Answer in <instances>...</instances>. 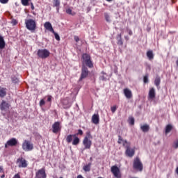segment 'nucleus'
I'll return each instance as SVG.
<instances>
[{
	"instance_id": "obj_2",
	"label": "nucleus",
	"mask_w": 178,
	"mask_h": 178,
	"mask_svg": "<svg viewBox=\"0 0 178 178\" xmlns=\"http://www.w3.org/2000/svg\"><path fill=\"white\" fill-rule=\"evenodd\" d=\"M25 24L28 30H29L30 31H35V29H37V23H35V21L34 19H26L25 21Z\"/></svg>"
},
{
	"instance_id": "obj_3",
	"label": "nucleus",
	"mask_w": 178,
	"mask_h": 178,
	"mask_svg": "<svg viewBox=\"0 0 178 178\" xmlns=\"http://www.w3.org/2000/svg\"><path fill=\"white\" fill-rule=\"evenodd\" d=\"M37 55L40 59H47L51 55V53L47 49H42L38 51Z\"/></svg>"
},
{
	"instance_id": "obj_38",
	"label": "nucleus",
	"mask_w": 178,
	"mask_h": 178,
	"mask_svg": "<svg viewBox=\"0 0 178 178\" xmlns=\"http://www.w3.org/2000/svg\"><path fill=\"white\" fill-rule=\"evenodd\" d=\"M118 109V106H113L111 107V112L112 113H115V112H116V110Z\"/></svg>"
},
{
	"instance_id": "obj_12",
	"label": "nucleus",
	"mask_w": 178,
	"mask_h": 178,
	"mask_svg": "<svg viewBox=\"0 0 178 178\" xmlns=\"http://www.w3.org/2000/svg\"><path fill=\"white\" fill-rule=\"evenodd\" d=\"M17 145V140L15 138H13L7 141L5 144V148H8V147H15V145Z\"/></svg>"
},
{
	"instance_id": "obj_48",
	"label": "nucleus",
	"mask_w": 178,
	"mask_h": 178,
	"mask_svg": "<svg viewBox=\"0 0 178 178\" xmlns=\"http://www.w3.org/2000/svg\"><path fill=\"white\" fill-rule=\"evenodd\" d=\"M124 38H125L126 41H129V40H130V38L127 35L124 36Z\"/></svg>"
},
{
	"instance_id": "obj_10",
	"label": "nucleus",
	"mask_w": 178,
	"mask_h": 178,
	"mask_svg": "<svg viewBox=\"0 0 178 178\" xmlns=\"http://www.w3.org/2000/svg\"><path fill=\"white\" fill-rule=\"evenodd\" d=\"M35 178H47L45 168H41L40 170H38L35 173Z\"/></svg>"
},
{
	"instance_id": "obj_14",
	"label": "nucleus",
	"mask_w": 178,
	"mask_h": 178,
	"mask_svg": "<svg viewBox=\"0 0 178 178\" xmlns=\"http://www.w3.org/2000/svg\"><path fill=\"white\" fill-rule=\"evenodd\" d=\"M44 27L45 30H47V31H50V33H55V31H54V28L52 27V24L49 22H47L44 24Z\"/></svg>"
},
{
	"instance_id": "obj_22",
	"label": "nucleus",
	"mask_w": 178,
	"mask_h": 178,
	"mask_svg": "<svg viewBox=\"0 0 178 178\" xmlns=\"http://www.w3.org/2000/svg\"><path fill=\"white\" fill-rule=\"evenodd\" d=\"M140 129L143 133H147L149 130V125L144 124L140 127Z\"/></svg>"
},
{
	"instance_id": "obj_32",
	"label": "nucleus",
	"mask_w": 178,
	"mask_h": 178,
	"mask_svg": "<svg viewBox=\"0 0 178 178\" xmlns=\"http://www.w3.org/2000/svg\"><path fill=\"white\" fill-rule=\"evenodd\" d=\"M128 122L129 124H131V126H133L134 124V118L133 117L129 118Z\"/></svg>"
},
{
	"instance_id": "obj_54",
	"label": "nucleus",
	"mask_w": 178,
	"mask_h": 178,
	"mask_svg": "<svg viewBox=\"0 0 178 178\" xmlns=\"http://www.w3.org/2000/svg\"><path fill=\"white\" fill-rule=\"evenodd\" d=\"M60 178H63V177H60Z\"/></svg>"
},
{
	"instance_id": "obj_34",
	"label": "nucleus",
	"mask_w": 178,
	"mask_h": 178,
	"mask_svg": "<svg viewBox=\"0 0 178 178\" xmlns=\"http://www.w3.org/2000/svg\"><path fill=\"white\" fill-rule=\"evenodd\" d=\"M21 1H22V5H24V6H28L29 1L30 0H21Z\"/></svg>"
},
{
	"instance_id": "obj_19",
	"label": "nucleus",
	"mask_w": 178,
	"mask_h": 178,
	"mask_svg": "<svg viewBox=\"0 0 178 178\" xmlns=\"http://www.w3.org/2000/svg\"><path fill=\"white\" fill-rule=\"evenodd\" d=\"M79 144H80V138H79V137H77V134H74L72 145H79Z\"/></svg>"
},
{
	"instance_id": "obj_8",
	"label": "nucleus",
	"mask_w": 178,
	"mask_h": 178,
	"mask_svg": "<svg viewBox=\"0 0 178 178\" xmlns=\"http://www.w3.org/2000/svg\"><path fill=\"white\" fill-rule=\"evenodd\" d=\"M52 131L54 134H58L60 130H62V126L60 125V122H54L51 126Z\"/></svg>"
},
{
	"instance_id": "obj_7",
	"label": "nucleus",
	"mask_w": 178,
	"mask_h": 178,
	"mask_svg": "<svg viewBox=\"0 0 178 178\" xmlns=\"http://www.w3.org/2000/svg\"><path fill=\"white\" fill-rule=\"evenodd\" d=\"M134 169L139 170V172L143 171V163H141L138 157H136L134 161Z\"/></svg>"
},
{
	"instance_id": "obj_4",
	"label": "nucleus",
	"mask_w": 178,
	"mask_h": 178,
	"mask_svg": "<svg viewBox=\"0 0 178 178\" xmlns=\"http://www.w3.org/2000/svg\"><path fill=\"white\" fill-rule=\"evenodd\" d=\"M123 147H125V148L127 149L125 154L126 155H127V156H129L130 158H131V156H134V149H130V143H129V142L125 141L123 143Z\"/></svg>"
},
{
	"instance_id": "obj_18",
	"label": "nucleus",
	"mask_w": 178,
	"mask_h": 178,
	"mask_svg": "<svg viewBox=\"0 0 178 178\" xmlns=\"http://www.w3.org/2000/svg\"><path fill=\"white\" fill-rule=\"evenodd\" d=\"M92 122L94 124H98L99 123V115L94 114L92 117Z\"/></svg>"
},
{
	"instance_id": "obj_45",
	"label": "nucleus",
	"mask_w": 178,
	"mask_h": 178,
	"mask_svg": "<svg viewBox=\"0 0 178 178\" xmlns=\"http://www.w3.org/2000/svg\"><path fill=\"white\" fill-rule=\"evenodd\" d=\"M9 0H0L1 3H8Z\"/></svg>"
},
{
	"instance_id": "obj_44",
	"label": "nucleus",
	"mask_w": 178,
	"mask_h": 178,
	"mask_svg": "<svg viewBox=\"0 0 178 178\" xmlns=\"http://www.w3.org/2000/svg\"><path fill=\"white\" fill-rule=\"evenodd\" d=\"M74 38L76 42H79V41H80V38H79V36H74Z\"/></svg>"
},
{
	"instance_id": "obj_29",
	"label": "nucleus",
	"mask_w": 178,
	"mask_h": 178,
	"mask_svg": "<svg viewBox=\"0 0 178 178\" xmlns=\"http://www.w3.org/2000/svg\"><path fill=\"white\" fill-rule=\"evenodd\" d=\"M65 12L67 15H72V16H74V15H76V13H72V9L70 8H67Z\"/></svg>"
},
{
	"instance_id": "obj_28",
	"label": "nucleus",
	"mask_w": 178,
	"mask_h": 178,
	"mask_svg": "<svg viewBox=\"0 0 178 178\" xmlns=\"http://www.w3.org/2000/svg\"><path fill=\"white\" fill-rule=\"evenodd\" d=\"M172 129H173V127H172V125L170 124L167 125L165 127L166 134H168V133H170V131H172Z\"/></svg>"
},
{
	"instance_id": "obj_47",
	"label": "nucleus",
	"mask_w": 178,
	"mask_h": 178,
	"mask_svg": "<svg viewBox=\"0 0 178 178\" xmlns=\"http://www.w3.org/2000/svg\"><path fill=\"white\" fill-rule=\"evenodd\" d=\"M12 23L14 26H16V24H17V22L15 19H13Z\"/></svg>"
},
{
	"instance_id": "obj_17",
	"label": "nucleus",
	"mask_w": 178,
	"mask_h": 178,
	"mask_svg": "<svg viewBox=\"0 0 178 178\" xmlns=\"http://www.w3.org/2000/svg\"><path fill=\"white\" fill-rule=\"evenodd\" d=\"M9 106H10V105H9L6 101L3 100L0 104V109L1 111H7V109H9Z\"/></svg>"
},
{
	"instance_id": "obj_24",
	"label": "nucleus",
	"mask_w": 178,
	"mask_h": 178,
	"mask_svg": "<svg viewBox=\"0 0 178 178\" xmlns=\"http://www.w3.org/2000/svg\"><path fill=\"white\" fill-rule=\"evenodd\" d=\"M147 56L149 59V60L154 59V53L152 52V51H148L147 52Z\"/></svg>"
},
{
	"instance_id": "obj_51",
	"label": "nucleus",
	"mask_w": 178,
	"mask_h": 178,
	"mask_svg": "<svg viewBox=\"0 0 178 178\" xmlns=\"http://www.w3.org/2000/svg\"><path fill=\"white\" fill-rule=\"evenodd\" d=\"M31 9L34 10V5H33V3H31Z\"/></svg>"
},
{
	"instance_id": "obj_49",
	"label": "nucleus",
	"mask_w": 178,
	"mask_h": 178,
	"mask_svg": "<svg viewBox=\"0 0 178 178\" xmlns=\"http://www.w3.org/2000/svg\"><path fill=\"white\" fill-rule=\"evenodd\" d=\"M0 173H3V168L0 166Z\"/></svg>"
},
{
	"instance_id": "obj_20",
	"label": "nucleus",
	"mask_w": 178,
	"mask_h": 178,
	"mask_svg": "<svg viewBox=\"0 0 178 178\" xmlns=\"http://www.w3.org/2000/svg\"><path fill=\"white\" fill-rule=\"evenodd\" d=\"M6 44L5 43V40L3 37L0 35V49H3L6 47Z\"/></svg>"
},
{
	"instance_id": "obj_1",
	"label": "nucleus",
	"mask_w": 178,
	"mask_h": 178,
	"mask_svg": "<svg viewBox=\"0 0 178 178\" xmlns=\"http://www.w3.org/2000/svg\"><path fill=\"white\" fill-rule=\"evenodd\" d=\"M86 136L83 138V145H84V149H90L91 148V145H92V141H91L92 138V136L91 135V132L89 131L86 133Z\"/></svg>"
},
{
	"instance_id": "obj_11",
	"label": "nucleus",
	"mask_w": 178,
	"mask_h": 178,
	"mask_svg": "<svg viewBox=\"0 0 178 178\" xmlns=\"http://www.w3.org/2000/svg\"><path fill=\"white\" fill-rule=\"evenodd\" d=\"M88 73H89L88 68H87L85 65H83L79 81H81V80H83V79H86L87 76H88Z\"/></svg>"
},
{
	"instance_id": "obj_16",
	"label": "nucleus",
	"mask_w": 178,
	"mask_h": 178,
	"mask_svg": "<svg viewBox=\"0 0 178 178\" xmlns=\"http://www.w3.org/2000/svg\"><path fill=\"white\" fill-rule=\"evenodd\" d=\"M124 94L127 99L133 98V93L131 92V90H130V89L129 88L124 89Z\"/></svg>"
},
{
	"instance_id": "obj_35",
	"label": "nucleus",
	"mask_w": 178,
	"mask_h": 178,
	"mask_svg": "<svg viewBox=\"0 0 178 178\" xmlns=\"http://www.w3.org/2000/svg\"><path fill=\"white\" fill-rule=\"evenodd\" d=\"M54 34V37L57 41H60V37H59V35L56 33L55 31L53 33Z\"/></svg>"
},
{
	"instance_id": "obj_53",
	"label": "nucleus",
	"mask_w": 178,
	"mask_h": 178,
	"mask_svg": "<svg viewBox=\"0 0 178 178\" xmlns=\"http://www.w3.org/2000/svg\"><path fill=\"white\" fill-rule=\"evenodd\" d=\"M106 1H107V2H111V1L113 0H106Z\"/></svg>"
},
{
	"instance_id": "obj_25",
	"label": "nucleus",
	"mask_w": 178,
	"mask_h": 178,
	"mask_svg": "<svg viewBox=\"0 0 178 178\" xmlns=\"http://www.w3.org/2000/svg\"><path fill=\"white\" fill-rule=\"evenodd\" d=\"M84 172H90L91 170V163H88L86 165H84L83 168Z\"/></svg>"
},
{
	"instance_id": "obj_33",
	"label": "nucleus",
	"mask_w": 178,
	"mask_h": 178,
	"mask_svg": "<svg viewBox=\"0 0 178 178\" xmlns=\"http://www.w3.org/2000/svg\"><path fill=\"white\" fill-rule=\"evenodd\" d=\"M120 40L118 42V45H123V40H122V33L119 35Z\"/></svg>"
},
{
	"instance_id": "obj_9",
	"label": "nucleus",
	"mask_w": 178,
	"mask_h": 178,
	"mask_svg": "<svg viewBox=\"0 0 178 178\" xmlns=\"http://www.w3.org/2000/svg\"><path fill=\"white\" fill-rule=\"evenodd\" d=\"M111 173H113V176H115L116 178H120L122 177V175L120 174V170L118 166L113 165L111 168Z\"/></svg>"
},
{
	"instance_id": "obj_13",
	"label": "nucleus",
	"mask_w": 178,
	"mask_h": 178,
	"mask_svg": "<svg viewBox=\"0 0 178 178\" xmlns=\"http://www.w3.org/2000/svg\"><path fill=\"white\" fill-rule=\"evenodd\" d=\"M17 162L19 163V168H27V161L23 159V157L19 158Z\"/></svg>"
},
{
	"instance_id": "obj_23",
	"label": "nucleus",
	"mask_w": 178,
	"mask_h": 178,
	"mask_svg": "<svg viewBox=\"0 0 178 178\" xmlns=\"http://www.w3.org/2000/svg\"><path fill=\"white\" fill-rule=\"evenodd\" d=\"M74 138V134L68 135L66 137V141H67V143H72V141H73Z\"/></svg>"
},
{
	"instance_id": "obj_37",
	"label": "nucleus",
	"mask_w": 178,
	"mask_h": 178,
	"mask_svg": "<svg viewBox=\"0 0 178 178\" xmlns=\"http://www.w3.org/2000/svg\"><path fill=\"white\" fill-rule=\"evenodd\" d=\"M45 99H42L40 102V106H44L45 105Z\"/></svg>"
},
{
	"instance_id": "obj_41",
	"label": "nucleus",
	"mask_w": 178,
	"mask_h": 178,
	"mask_svg": "<svg viewBox=\"0 0 178 178\" xmlns=\"http://www.w3.org/2000/svg\"><path fill=\"white\" fill-rule=\"evenodd\" d=\"M143 81H144L145 83H148V75H145V76L143 77Z\"/></svg>"
},
{
	"instance_id": "obj_43",
	"label": "nucleus",
	"mask_w": 178,
	"mask_h": 178,
	"mask_svg": "<svg viewBox=\"0 0 178 178\" xmlns=\"http://www.w3.org/2000/svg\"><path fill=\"white\" fill-rule=\"evenodd\" d=\"M104 16H105V19H106V22H110L108 15V14H105Z\"/></svg>"
},
{
	"instance_id": "obj_31",
	"label": "nucleus",
	"mask_w": 178,
	"mask_h": 178,
	"mask_svg": "<svg viewBox=\"0 0 178 178\" xmlns=\"http://www.w3.org/2000/svg\"><path fill=\"white\" fill-rule=\"evenodd\" d=\"M46 98H47V102H50V103L52 102V96L47 95V96L44 97V99H45Z\"/></svg>"
},
{
	"instance_id": "obj_15",
	"label": "nucleus",
	"mask_w": 178,
	"mask_h": 178,
	"mask_svg": "<svg viewBox=\"0 0 178 178\" xmlns=\"http://www.w3.org/2000/svg\"><path fill=\"white\" fill-rule=\"evenodd\" d=\"M156 95L155 92V88H152L149 90L148 99H154Z\"/></svg>"
},
{
	"instance_id": "obj_39",
	"label": "nucleus",
	"mask_w": 178,
	"mask_h": 178,
	"mask_svg": "<svg viewBox=\"0 0 178 178\" xmlns=\"http://www.w3.org/2000/svg\"><path fill=\"white\" fill-rule=\"evenodd\" d=\"M172 147L175 149H177L178 148V140H175L173 143V145Z\"/></svg>"
},
{
	"instance_id": "obj_42",
	"label": "nucleus",
	"mask_w": 178,
	"mask_h": 178,
	"mask_svg": "<svg viewBox=\"0 0 178 178\" xmlns=\"http://www.w3.org/2000/svg\"><path fill=\"white\" fill-rule=\"evenodd\" d=\"M76 134V136H83V130L79 129V130H78V133Z\"/></svg>"
},
{
	"instance_id": "obj_30",
	"label": "nucleus",
	"mask_w": 178,
	"mask_h": 178,
	"mask_svg": "<svg viewBox=\"0 0 178 178\" xmlns=\"http://www.w3.org/2000/svg\"><path fill=\"white\" fill-rule=\"evenodd\" d=\"M118 137H119L118 140V144H122V145H123V144H124V142L127 141V140H123V138H122V136H119Z\"/></svg>"
},
{
	"instance_id": "obj_46",
	"label": "nucleus",
	"mask_w": 178,
	"mask_h": 178,
	"mask_svg": "<svg viewBox=\"0 0 178 178\" xmlns=\"http://www.w3.org/2000/svg\"><path fill=\"white\" fill-rule=\"evenodd\" d=\"M13 178H21L19 174H15Z\"/></svg>"
},
{
	"instance_id": "obj_26",
	"label": "nucleus",
	"mask_w": 178,
	"mask_h": 178,
	"mask_svg": "<svg viewBox=\"0 0 178 178\" xmlns=\"http://www.w3.org/2000/svg\"><path fill=\"white\" fill-rule=\"evenodd\" d=\"M154 84L156 87H159L160 84H161V78L157 76L156 77L155 80H154Z\"/></svg>"
},
{
	"instance_id": "obj_5",
	"label": "nucleus",
	"mask_w": 178,
	"mask_h": 178,
	"mask_svg": "<svg viewBox=\"0 0 178 178\" xmlns=\"http://www.w3.org/2000/svg\"><path fill=\"white\" fill-rule=\"evenodd\" d=\"M83 63H85L88 67H93L94 64H92V61H91V57L90 55L87 54H84L82 56Z\"/></svg>"
},
{
	"instance_id": "obj_21",
	"label": "nucleus",
	"mask_w": 178,
	"mask_h": 178,
	"mask_svg": "<svg viewBox=\"0 0 178 178\" xmlns=\"http://www.w3.org/2000/svg\"><path fill=\"white\" fill-rule=\"evenodd\" d=\"M6 88L0 87V97L1 98H3V97L6 96Z\"/></svg>"
},
{
	"instance_id": "obj_40",
	"label": "nucleus",
	"mask_w": 178,
	"mask_h": 178,
	"mask_svg": "<svg viewBox=\"0 0 178 178\" xmlns=\"http://www.w3.org/2000/svg\"><path fill=\"white\" fill-rule=\"evenodd\" d=\"M12 81H13V83L16 84V83H19V79H17L16 77H13V78H12Z\"/></svg>"
},
{
	"instance_id": "obj_52",
	"label": "nucleus",
	"mask_w": 178,
	"mask_h": 178,
	"mask_svg": "<svg viewBox=\"0 0 178 178\" xmlns=\"http://www.w3.org/2000/svg\"><path fill=\"white\" fill-rule=\"evenodd\" d=\"M1 178H5L4 174L1 176Z\"/></svg>"
},
{
	"instance_id": "obj_6",
	"label": "nucleus",
	"mask_w": 178,
	"mask_h": 178,
	"mask_svg": "<svg viewBox=\"0 0 178 178\" xmlns=\"http://www.w3.org/2000/svg\"><path fill=\"white\" fill-rule=\"evenodd\" d=\"M33 143L30 140H25L22 143V149L24 151H33Z\"/></svg>"
},
{
	"instance_id": "obj_36",
	"label": "nucleus",
	"mask_w": 178,
	"mask_h": 178,
	"mask_svg": "<svg viewBox=\"0 0 178 178\" xmlns=\"http://www.w3.org/2000/svg\"><path fill=\"white\" fill-rule=\"evenodd\" d=\"M127 33L129 34V35H133V31L129 28H127Z\"/></svg>"
},
{
	"instance_id": "obj_50",
	"label": "nucleus",
	"mask_w": 178,
	"mask_h": 178,
	"mask_svg": "<svg viewBox=\"0 0 178 178\" xmlns=\"http://www.w3.org/2000/svg\"><path fill=\"white\" fill-rule=\"evenodd\" d=\"M76 178H84V177H83L81 175H79L76 177Z\"/></svg>"
},
{
	"instance_id": "obj_27",
	"label": "nucleus",
	"mask_w": 178,
	"mask_h": 178,
	"mask_svg": "<svg viewBox=\"0 0 178 178\" xmlns=\"http://www.w3.org/2000/svg\"><path fill=\"white\" fill-rule=\"evenodd\" d=\"M53 5L56 8H59V6H60V1H59V0H54Z\"/></svg>"
}]
</instances>
